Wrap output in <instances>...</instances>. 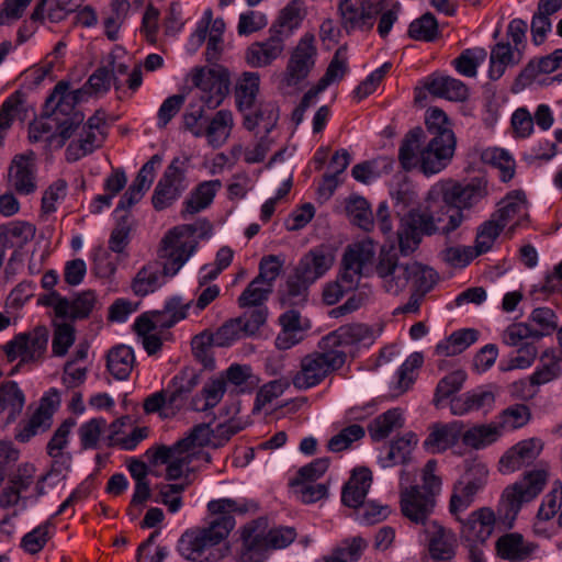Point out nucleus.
<instances>
[{
  "instance_id": "37",
  "label": "nucleus",
  "mask_w": 562,
  "mask_h": 562,
  "mask_svg": "<svg viewBox=\"0 0 562 562\" xmlns=\"http://www.w3.org/2000/svg\"><path fill=\"white\" fill-rule=\"evenodd\" d=\"M429 535V553L432 559L448 560L453 554L452 535L437 521H431L425 527Z\"/></svg>"
},
{
  "instance_id": "7",
  "label": "nucleus",
  "mask_w": 562,
  "mask_h": 562,
  "mask_svg": "<svg viewBox=\"0 0 562 562\" xmlns=\"http://www.w3.org/2000/svg\"><path fill=\"white\" fill-rule=\"evenodd\" d=\"M295 537L294 528L279 527L266 532L265 520L251 521L241 530L243 548L238 562H263L269 550L285 548Z\"/></svg>"
},
{
  "instance_id": "2",
  "label": "nucleus",
  "mask_w": 562,
  "mask_h": 562,
  "mask_svg": "<svg viewBox=\"0 0 562 562\" xmlns=\"http://www.w3.org/2000/svg\"><path fill=\"white\" fill-rule=\"evenodd\" d=\"M456 143L447 115L432 108L427 111L426 131L417 126L404 136L398 160L405 170L419 167L425 175H435L451 161Z\"/></svg>"
},
{
  "instance_id": "32",
  "label": "nucleus",
  "mask_w": 562,
  "mask_h": 562,
  "mask_svg": "<svg viewBox=\"0 0 562 562\" xmlns=\"http://www.w3.org/2000/svg\"><path fill=\"white\" fill-rule=\"evenodd\" d=\"M333 258L322 249L310 250L297 263L294 276L312 284L331 267Z\"/></svg>"
},
{
  "instance_id": "3",
  "label": "nucleus",
  "mask_w": 562,
  "mask_h": 562,
  "mask_svg": "<svg viewBox=\"0 0 562 562\" xmlns=\"http://www.w3.org/2000/svg\"><path fill=\"white\" fill-rule=\"evenodd\" d=\"M194 225H180L170 229L161 239L158 262L144 266L132 281V291L137 296H146L158 290L166 278L175 277L195 248Z\"/></svg>"
},
{
  "instance_id": "12",
  "label": "nucleus",
  "mask_w": 562,
  "mask_h": 562,
  "mask_svg": "<svg viewBox=\"0 0 562 562\" xmlns=\"http://www.w3.org/2000/svg\"><path fill=\"white\" fill-rule=\"evenodd\" d=\"M375 248L371 240L348 246L342 259L337 281L349 292L355 290L362 276H368L373 263Z\"/></svg>"
},
{
  "instance_id": "50",
  "label": "nucleus",
  "mask_w": 562,
  "mask_h": 562,
  "mask_svg": "<svg viewBox=\"0 0 562 562\" xmlns=\"http://www.w3.org/2000/svg\"><path fill=\"white\" fill-rule=\"evenodd\" d=\"M350 221L360 228L369 232L374 226V217L368 201L362 196H351L346 204Z\"/></svg>"
},
{
  "instance_id": "51",
  "label": "nucleus",
  "mask_w": 562,
  "mask_h": 562,
  "mask_svg": "<svg viewBox=\"0 0 562 562\" xmlns=\"http://www.w3.org/2000/svg\"><path fill=\"white\" fill-rule=\"evenodd\" d=\"M416 443L417 437L413 432H407L403 437L393 440L384 459V467L407 462Z\"/></svg>"
},
{
  "instance_id": "56",
  "label": "nucleus",
  "mask_w": 562,
  "mask_h": 562,
  "mask_svg": "<svg viewBox=\"0 0 562 562\" xmlns=\"http://www.w3.org/2000/svg\"><path fill=\"white\" fill-rule=\"evenodd\" d=\"M540 367L530 376L533 385H541L558 379L562 374L560 360L544 352L540 358Z\"/></svg>"
},
{
  "instance_id": "27",
  "label": "nucleus",
  "mask_w": 562,
  "mask_h": 562,
  "mask_svg": "<svg viewBox=\"0 0 562 562\" xmlns=\"http://www.w3.org/2000/svg\"><path fill=\"white\" fill-rule=\"evenodd\" d=\"M9 182L19 194L33 193L36 186V165L33 151L16 155L9 168Z\"/></svg>"
},
{
  "instance_id": "5",
  "label": "nucleus",
  "mask_w": 562,
  "mask_h": 562,
  "mask_svg": "<svg viewBox=\"0 0 562 562\" xmlns=\"http://www.w3.org/2000/svg\"><path fill=\"white\" fill-rule=\"evenodd\" d=\"M430 195H440L442 204L436 214L437 222L442 224V235L449 236L470 218V211L486 195V183L473 179L469 183L445 181L431 189Z\"/></svg>"
},
{
  "instance_id": "30",
  "label": "nucleus",
  "mask_w": 562,
  "mask_h": 562,
  "mask_svg": "<svg viewBox=\"0 0 562 562\" xmlns=\"http://www.w3.org/2000/svg\"><path fill=\"white\" fill-rule=\"evenodd\" d=\"M463 423L453 420L448 424H436L424 441L425 449L430 453L443 452L454 446L463 431Z\"/></svg>"
},
{
  "instance_id": "14",
  "label": "nucleus",
  "mask_w": 562,
  "mask_h": 562,
  "mask_svg": "<svg viewBox=\"0 0 562 562\" xmlns=\"http://www.w3.org/2000/svg\"><path fill=\"white\" fill-rule=\"evenodd\" d=\"M384 10V0H341L338 4L341 27L348 33L368 32Z\"/></svg>"
},
{
  "instance_id": "41",
  "label": "nucleus",
  "mask_w": 562,
  "mask_h": 562,
  "mask_svg": "<svg viewBox=\"0 0 562 562\" xmlns=\"http://www.w3.org/2000/svg\"><path fill=\"white\" fill-rule=\"evenodd\" d=\"M304 16V3L300 0H293L280 11L277 21L270 27L282 32L285 38H290L293 31L300 26Z\"/></svg>"
},
{
  "instance_id": "33",
  "label": "nucleus",
  "mask_w": 562,
  "mask_h": 562,
  "mask_svg": "<svg viewBox=\"0 0 562 562\" xmlns=\"http://www.w3.org/2000/svg\"><path fill=\"white\" fill-rule=\"evenodd\" d=\"M372 483V473L367 468H359L345 484L341 492L342 503L351 508H358L363 504Z\"/></svg>"
},
{
  "instance_id": "38",
  "label": "nucleus",
  "mask_w": 562,
  "mask_h": 562,
  "mask_svg": "<svg viewBox=\"0 0 562 562\" xmlns=\"http://www.w3.org/2000/svg\"><path fill=\"white\" fill-rule=\"evenodd\" d=\"M134 364V351L128 346H116L108 353L106 368L116 380H126L130 376Z\"/></svg>"
},
{
  "instance_id": "24",
  "label": "nucleus",
  "mask_w": 562,
  "mask_h": 562,
  "mask_svg": "<svg viewBox=\"0 0 562 562\" xmlns=\"http://www.w3.org/2000/svg\"><path fill=\"white\" fill-rule=\"evenodd\" d=\"M269 36L260 42L252 43L245 53L248 65L255 68H262L271 65L284 52L285 38L282 32L269 29Z\"/></svg>"
},
{
  "instance_id": "46",
  "label": "nucleus",
  "mask_w": 562,
  "mask_h": 562,
  "mask_svg": "<svg viewBox=\"0 0 562 562\" xmlns=\"http://www.w3.org/2000/svg\"><path fill=\"white\" fill-rule=\"evenodd\" d=\"M502 432L503 430L498 423H492L472 427L463 434L462 439L464 445L474 449H481L495 442L502 436Z\"/></svg>"
},
{
  "instance_id": "15",
  "label": "nucleus",
  "mask_w": 562,
  "mask_h": 562,
  "mask_svg": "<svg viewBox=\"0 0 562 562\" xmlns=\"http://www.w3.org/2000/svg\"><path fill=\"white\" fill-rule=\"evenodd\" d=\"M246 512L245 506L237 505L233 499L213 501V560L224 559L231 553L227 537L236 525L232 514Z\"/></svg>"
},
{
  "instance_id": "4",
  "label": "nucleus",
  "mask_w": 562,
  "mask_h": 562,
  "mask_svg": "<svg viewBox=\"0 0 562 562\" xmlns=\"http://www.w3.org/2000/svg\"><path fill=\"white\" fill-rule=\"evenodd\" d=\"M211 445V424L193 426L187 435L173 445H156L147 449L145 457L150 465L166 464V479L178 480L183 476L193 460L210 461L205 451Z\"/></svg>"
},
{
  "instance_id": "48",
  "label": "nucleus",
  "mask_w": 562,
  "mask_h": 562,
  "mask_svg": "<svg viewBox=\"0 0 562 562\" xmlns=\"http://www.w3.org/2000/svg\"><path fill=\"white\" fill-rule=\"evenodd\" d=\"M273 289L269 284H265L254 279L237 299V304L240 308H259L267 307L268 301Z\"/></svg>"
},
{
  "instance_id": "40",
  "label": "nucleus",
  "mask_w": 562,
  "mask_h": 562,
  "mask_svg": "<svg viewBox=\"0 0 562 562\" xmlns=\"http://www.w3.org/2000/svg\"><path fill=\"white\" fill-rule=\"evenodd\" d=\"M252 378L249 366L232 364L218 379L213 380V406L224 395L227 382L235 386H241Z\"/></svg>"
},
{
  "instance_id": "39",
  "label": "nucleus",
  "mask_w": 562,
  "mask_h": 562,
  "mask_svg": "<svg viewBox=\"0 0 562 562\" xmlns=\"http://www.w3.org/2000/svg\"><path fill=\"white\" fill-rule=\"evenodd\" d=\"M562 63V48L555 49L550 55L543 56L538 60H530L517 78V83L522 87L531 83L539 74H551L555 71Z\"/></svg>"
},
{
  "instance_id": "18",
  "label": "nucleus",
  "mask_w": 562,
  "mask_h": 562,
  "mask_svg": "<svg viewBox=\"0 0 562 562\" xmlns=\"http://www.w3.org/2000/svg\"><path fill=\"white\" fill-rule=\"evenodd\" d=\"M316 56L315 36L306 33L300 38L289 58L284 77L286 86L294 87L307 78L315 66Z\"/></svg>"
},
{
  "instance_id": "61",
  "label": "nucleus",
  "mask_w": 562,
  "mask_h": 562,
  "mask_svg": "<svg viewBox=\"0 0 562 562\" xmlns=\"http://www.w3.org/2000/svg\"><path fill=\"white\" fill-rule=\"evenodd\" d=\"M364 429L358 424L350 425L341 429L337 435L333 436L327 443V448L331 452H340L349 447L355 441L364 437Z\"/></svg>"
},
{
  "instance_id": "44",
  "label": "nucleus",
  "mask_w": 562,
  "mask_h": 562,
  "mask_svg": "<svg viewBox=\"0 0 562 562\" xmlns=\"http://www.w3.org/2000/svg\"><path fill=\"white\" fill-rule=\"evenodd\" d=\"M24 404L25 396L16 382L7 381L0 385V414L9 409V419L14 420Z\"/></svg>"
},
{
  "instance_id": "26",
  "label": "nucleus",
  "mask_w": 562,
  "mask_h": 562,
  "mask_svg": "<svg viewBox=\"0 0 562 562\" xmlns=\"http://www.w3.org/2000/svg\"><path fill=\"white\" fill-rule=\"evenodd\" d=\"M495 404V392L491 387L480 386L453 396L450 400V413L464 416L473 412H490Z\"/></svg>"
},
{
  "instance_id": "43",
  "label": "nucleus",
  "mask_w": 562,
  "mask_h": 562,
  "mask_svg": "<svg viewBox=\"0 0 562 562\" xmlns=\"http://www.w3.org/2000/svg\"><path fill=\"white\" fill-rule=\"evenodd\" d=\"M403 425L401 409L393 408L374 418L369 426V432L374 441H380L389 437L393 430L402 428Z\"/></svg>"
},
{
  "instance_id": "60",
  "label": "nucleus",
  "mask_w": 562,
  "mask_h": 562,
  "mask_svg": "<svg viewBox=\"0 0 562 562\" xmlns=\"http://www.w3.org/2000/svg\"><path fill=\"white\" fill-rule=\"evenodd\" d=\"M54 327L52 351L56 357H64L75 342V327L68 323H54Z\"/></svg>"
},
{
  "instance_id": "49",
  "label": "nucleus",
  "mask_w": 562,
  "mask_h": 562,
  "mask_svg": "<svg viewBox=\"0 0 562 562\" xmlns=\"http://www.w3.org/2000/svg\"><path fill=\"white\" fill-rule=\"evenodd\" d=\"M260 77L257 72H244L236 87V102L240 111L254 106L259 92Z\"/></svg>"
},
{
  "instance_id": "28",
  "label": "nucleus",
  "mask_w": 562,
  "mask_h": 562,
  "mask_svg": "<svg viewBox=\"0 0 562 562\" xmlns=\"http://www.w3.org/2000/svg\"><path fill=\"white\" fill-rule=\"evenodd\" d=\"M543 442L538 438L525 439L517 442L499 460L502 473H512L531 464L541 453Z\"/></svg>"
},
{
  "instance_id": "31",
  "label": "nucleus",
  "mask_w": 562,
  "mask_h": 562,
  "mask_svg": "<svg viewBox=\"0 0 562 562\" xmlns=\"http://www.w3.org/2000/svg\"><path fill=\"white\" fill-rule=\"evenodd\" d=\"M424 88L432 95L450 101H464L469 95L468 87L450 76H429L424 81Z\"/></svg>"
},
{
  "instance_id": "29",
  "label": "nucleus",
  "mask_w": 562,
  "mask_h": 562,
  "mask_svg": "<svg viewBox=\"0 0 562 562\" xmlns=\"http://www.w3.org/2000/svg\"><path fill=\"white\" fill-rule=\"evenodd\" d=\"M54 412V402L49 397H43L32 416L20 424L16 438L22 442H26L32 437L48 430L53 424Z\"/></svg>"
},
{
  "instance_id": "57",
  "label": "nucleus",
  "mask_w": 562,
  "mask_h": 562,
  "mask_svg": "<svg viewBox=\"0 0 562 562\" xmlns=\"http://www.w3.org/2000/svg\"><path fill=\"white\" fill-rule=\"evenodd\" d=\"M408 35L415 41L432 42L438 35L437 20L431 13H425L409 24Z\"/></svg>"
},
{
  "instance_id": "20",
  "label": "nucleus",
  "mask_w": 562,
  "mask_h": 562,
  "mask_svg": "<svg viewBox=\"0 0 562 562\" xmlns=\"http://www.w3.org/2000/svg\"><path fill=\"white\" fill-rule=\"evenodd\" d=\"M401 512L414 524L427 527L432 520L429 519L434 512L436 499L431 493H423L419 485L401 487Z\"/></svg>"
},
{
  "instance_id": "35",
  "label": "nucleus",
  "mask_w": 562,
  "mask_h": 562,
  "mask_svg": "<svg viewBox=\"0 0 562 562\" xmlns=\"http://www.w3.org/2000/svg\"><path fill=\"white\" fill-rule=\"evenodd\" d=\"M562 504V483L555 481L551 490L544 495L540 508L537 514V520L533 525V530L538 535L548 537L544 522L555 517Z\"/></svg>"
},
{
  "instance_id": "22",
  "label": "nucleus",
  "mask_w": 562,
  "mask_h": 562,
  "mask_svg": "<svg viewBox=\"0 0 562 562\" xmlns=\"http://www.w3.org/2000/svg\"><path fill=\"white\" fill-rule=\"evenodd\" d=\"M177 551L187 561H209L211 557V525L187 529L178 540Z\"/></svg>"
},
{
  "instance_id": "59",
  "label": "nucleus",
  "mask_w": 562,
  "mask_h": 562,
  "mask_svg": "<svg viewBox=\"0 0 562 562\" xmlns=\"http://www.w3.org/2000/svg\"><path fill=\"white\" fill-rule=\"evenodd\" d=\"M530 321L538 326V328H533L535 339L551 335L558 328V317L549 307L535 308L530 315Z\"/></svg>"
},
{
  "instance_id": "47",
  "label": "nucleus",
  "mask_w": 562,
  "mask_h": 562,
  "mask_svg": "<svg viewBox=\"0 0 562 562\" xmlns=\"http://www.w3.org/2000/svg\"><path fill=\"white\" fill-rule=\"evenodd\" d=\"M438 282L437 272L425 265L417 261L411 262V269L407 276V285H413V291L427 294Z\"/></svg>"
},
{
  "instance_id": "6",
  "label": "nucleus",
  "mask_w": 562,
  "mask_h": 562,
  "mask_svg": "<svg viewBox=\"0 0 562 562\" xmlns=\"http://www.w3.org/2000/svg\"><path fill=\"white\" fill-rule=\"evenodd\" d=\"M187 82V94L191 95V101L183 116L184 126L194 136H205L211 143V119L205 113V106L211 101V67L192 68Z\"/></svg>"
},
{
  "instance_id": "42",
  "label": "nucleus",
  "mask_w": 562,
  "mask_h": 562,
  "mask_svg": "<svg viewBox=\"0 0 562 562\" xmlns=\"http://www.w3.org/2000/svg\"><path fill=\"white\" fill-rule=\"evenodd\" d=\"M477 337L479 331L472 328L454 331L437 345L436 352L443 357L457 356L474 344Z\"/></svg>"
},
{
  "instance_id": "8",
  "label": "nucleus",
  "mask_w": 562,
  "mask_h": 562,
  "mask_svg": "<svg viewBox=\"0 0 562 562\" xmlns=\"http://www.w3.org/2000/svg\"><path fill=\"white\" fill-rule=\"evenodd\" d=\"M548 480V464L539 463L526 472L521 480L508 485L502 494L499 502V514L512 527L522 504L531 502L543 490Z\"/></svg>"
},
{
  "instance_id": "45",
  "label": "nucleus",
  "mask_w": 562,
  "mask_h": 562,
  "mask_svg": "<svg viewBox=\"0 0 562 562\" xmlns=\"http://www.w3.org/2000/svg\"><path fill=\"white\" fill-rule=\"evenodd\" d=\"M503 206L497 210L492 216L506 226L508 222L518 217L527 216V202L525 194L521 191H515L512 194H508L503 201Z\"/></svg>"
},
{
  "instance_id": "25",
  "label": "nucleus",
  "mask_w": 562,
  "mask_h": 562,
  "mask_svg": "<svg viewBox=\"0 0 562 562\" xmlns=\"http://www.w3.org/2000/svg\"><path fill=\"white\" fill-rule=\"evenodd\" d=\"M495 515L486 507L473 512L461 527V541L465 547H481L492 536Z\"/></svg>"
},
{
  "instance_id": "16",
  "label": "nucleus",
  "mask_w": 562,
  "mask_h": 562,
  "mask_svg": "<svg viewBox=\"0 0 562 562\" xmlns=\"http://www.w3.org/2000/svg\"><path fill=\"white\" fill-rule=\"evenodd\" d=\"M202 372L204 370L184 367L172 376L164 390L167 406L165 418H173L186 408L189 394L202 382Z\"/></svg>"
},
{
  "instance_id": "34",
  "label": "nucleus",
  "mask_w": 562,
  "mask_h": 562,
  "mask_svg": "<svg viewBox=\"0 0 562 562\" xmlns=\"http://www.w3.org/2000/svg\"><path fill=\"white\" fill-rule=\"evenodd\" d=\"M536 546L525 541L520 533L512 532L499 537L496 541L497 555L509 562H522L535 551Z\"/></svg>"
},
{
  "instance_id": "55",
  "label": "nucleus",
  "mask_w": 562,
  "mask_h": 562,
  "mask_svg": "<svg viewBox=\"0 0 562 562\" xmlns=\"http://www.w3.org/2000/svg\"><path fill=\"white\" fill-rule=\"evenodd\" d=\"M106 426V420L102 417L92 418L81 424L78 429L81 448L86 450L97 449Z\"/></svg>"
},
{
  "instance_id": "9",
  "label": "nucleus",
  "mask_w": 562,
  "mask_h": 562,
  "mask_svg": "<svg viewBox=\"0 0 562 562\" xmlns=\"http://www.w3.org/2000/svg\"><path fill=\"white\" fill-rule=\"evenodd\" d=\"M318 349V351L302 358L301 369L293 378L295 387L300 390L313 387L345 364V353L333 348H325L324 338L319 341Z\"/></svg>"
},
{
  "instance_id": "62",
  "label": "nucleus",
  "mask_w": 562,
  "mask_h": 562,
  "mask_svg": "<svg viewBox=\"0 0 562 562\" xmlns=\"http://www.w3.org/2000/svg\"><path fill=\"white\" fill-rule=\"evenodd\" d=\"M115 89H120L121 82L106 67H99L88 79L83 87L87 91V95L90 93H105L109 91L111 83Z\"/></svg>"
},
{
  "instance_id": "1",
  "label": "nucleus",
  "mask_w": 562,
  "mask_h": 562,
  "mask_svg": "<svg viewBox=\"0 0 562 562\" xmlns=\"http://www.w3.org/2000/svg\"><path fill=\"white\" fill-rule=\"evenodd\" d=\"M87 91L80 88L69 91V83L59 81L50 95L45 102V112L48 114L47 130L55 125L56 138H59V145H64L66 140L76 136L66 148V160L75 162L79 159L92 154L101 146L102 139L99 138L98 132L103 124V119L93 115L85 121V114L76 109V104L85 100Z\"/></svg>"
},
{
  "instance_id": "63",
  "label": "nucleus",
  "mask_w": 562,
  "mask_h": 562,
  "mask_svg": "<svg viewBox=\"0 0 562 562\" xmlns=\"http://www.w3.org/2000/svg\"><path fill=\"white\" fill-rule=\"evenodd\" d=\"M234 127L233 113L229 110H220L213 114V146L223 145L231 136Z\"/></svg>"
},
{
  "instance_id": "21",
  "label": "nucleus",
  "mask_w": 562,
  "mask_h": 562,
  "mask_svg": "<svg viewBox=\"0 0 562 562\" xmlns=\"http://www.w3.org/2000/svg\"><path fill=\"white\" fill-rule=\"evenodd\" d=\"M487 470L484 467H475L469 470L456 483L450 498V512L457 515L464 512L473 502L476 493L486 483Z\"/></svg>"
},
{
  "instance_id": "58",
  "label": "nucleus",
  "mask_w": 562,
  "mask_h": 562,
  "mask_svg": "<svg viewBox=\"0 0 562 562\" xmlns=\"http://www.w3.org/2000/svg\"><path fill=\"white\" fill-rule=\"evenodd\" d=\"M530 409L525 404H515L499 414L498 425L502 430H513L525 426L530 419Z\"/></svg>"
},
{
  "instance_id": "54",
  "label": "nucleus",
  "mask_w": 562,
  "mask_h": 562,
  "mask_svg": "<svg viewBox=\"0 0 562 562\" xmlns=\"http://www.w3.org/2000/svg\"><path fill=\"white\" fill-rule=\"evenodd\" d=\"M468 375L463 370H456L443 376L437 384L434 404L439 407L440 403L459 392L467 380Z\"/></svg>"
},
{
  "instance_id": "10",
  "label": "nucleus",
  "mask_w": 562,
  "mask_h": 562,
  "mask_svg": "<svg viewBox=\"0 0 562 562\" xmlns=\"http://www.w3.org/2000/svg\"><path fill=\"white\" fill-rule=\"evenodd\" d=\"M48 329L40 325L30 331L20 333L3 345L2 350L9 362L19 359V363L12 370L14 374L23 364H38L44 359L48 344Z\"/></svg>"
},
{
  "instance_id": "52",
  "label": "nucleus",
  "mask_w": 562,
  "mask_h": 562,
  "mask_svg": "<svg viewBox=\"0 0 562 562\" xmlns=\"http://www.w3.org/2000/svg\"><path fill=\"white\" fill-rule=\"evenodd\" d=\"M505 226L501 224L495 216L483 222L476 231L474 248L479 255H483L492 249L495 240Z\"/></svg>"
},
{
  "instance_id": "36",
  "label": "nucleus",
  "mask_w": 562,
  "mask_h": 562,
  "mask_svg": "<svg viewBox=\"0 0 562 562\" xmlns=\"http://www.w3.org/2000/svg\"><path fill=\"white\" fill-rule=\"evenodd\" d=\"M36 228L27 222H12L0 226V245L5 248H22L35 236Z\"/></svg>"
},
{
  "instance_id": "13",
  "label": "nucleus",
  "mask_w": 562,
  "mask_h": 562,
  "mask_svg": "<svg viewBox=\"0 0 562 562\" xmlns=\"http://www.w3.org/2000/svg\"><path fill=\"white\" fill-rule=\"evenodd\" d=\"M411 262L401 261L394 246L382 247L371 269L381 279L385 292L397 295L407 288Z\"/></svg>"
},
{
  "instance_id": "53",
  "label": "nucleus",
  "mask_w": 562,
  "mask_h": 562,
  "mask_svg": "<svg viewBox=\"0 0 562 562\" xmlns=\"http://www.w3.org/2000/svg\"><path fill=\"white\" fill-rule=\"evenodd\" d=\"M310 283L296 276L289 277L284 290L280 292V302L283 306H299L306 302Z\"/></svg>"
},
{
  "instance_id": "64",
  "label": "nucleus",
  "mask_w": 562,
  "mask_h": 562,
  "mask_svg": "<svg viewBox=\"0 0 562 562\" xmlns=\"http://www.w3.org/2000/svg\"><path fill=\"white\" fill-rule=\"evenodd\" d=\"M290 485L303 503H315L327 495V486L323 483L291 480Z\"/></svg>"
},
{
  "instance_id": "17",
  "label": "nucleus",
  "mask_w": 562,
  "mask_h": 562,
  "mask_svg": "<svg viewBox=\"0 0 562 562\" xmlns=\"http://www.w3.org/2000/svg\"><path fill=\"white\" fill-rule=\"evenodd\" d=\"M191 304L192 301L183 302L181 296H171L165 302L162 310L149 311L138 316L135 327L142 333L171 328L188 316Z\"/></svg>"
},
{
  "instance_id": "19",
  "label": "nucleus",
  "mask_w": 562,
  "mask_h": 562,
  "mask_svg": "<svg viewBox=\"0 0 562 562\" xmlns=\"http://www.w3.org/2000/svg\"><path fill=\"white\" fill-rule=\"evenodd\" d=\"M182 165L183 161L180 158H173L156 184L151 196V203L156 211L169 207L184 190Z\"/></svg>"
},
{
  "instance_id": "11",
  "label": "nucleus",
  "mask_w": 562,
  "mask_h": 562,
  "mask_svg": "<svg viewBox=\"0 0 562 562\" xmlns=\"http://www.w3.org/2000/svg\"><path fill=\"white\" fill-rule=\"evenodd\" d=\"M437 218L434 211H409L401 220V225L396 233L401 254L407 256L414 252L424 235H442V224L437 222Z\"/></svg>"
},
{
  "instance_id": "23",
  "label": "nucleus",
  "mask_w": 562,
  "mask_h": 562,
  "mask_svg": "<svg viewBox=\"0 0 562 562\" xmlns=\"http://www.w3.org/2000/svg\"><path fill=\"white\" fill-rule=\"evenodd\" d=\"M324 338L325 348L340 350L347 358L348 348L352 346H370L375 337L372 328L364 324H350L340 326Z\"/></svg>"
}]
</instances>
